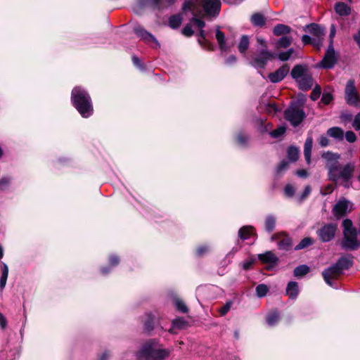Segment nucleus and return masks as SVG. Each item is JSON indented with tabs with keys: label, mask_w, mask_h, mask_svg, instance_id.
I'll use <instances>...</instances> for the list:
<instances>
[{
	"label": "nucleus",
	"mask_w": 360,
	"mask_h": 360,
	"mask_svg": "<svg viewBox=\"0 0 360 360\" xmlns=\"http://www.w3.org/2000/svg\"><path fill=\"white\" fill-rule=\"evenodd\" d=\"M248 136L245 134L242 133L238 134V141L240 145L245 146L248 142Z\"/></svg>",
	"instance_id": "4d7b16f0"
},
{
	"label": "nucleus",
	"mask_w": 360,
	"mask_h": 360,
	"mask_svg": "<svg viewBox=\"0 0 360 360\" xmlns=\"http://www.w3.org/2000/svg\"><path fill=\"white\" fill-rule=\"evenodd\" d=\"M327 134L328 136L338 140H341L343 139V131L340 127H331L328 129Z\"/></svg>",
	"instance_id": "c85d7f7f"
},
{
	"label": "nucleus",
	"mask_w": 360,
	"mask_h": 360,
	"mask_svg": "<svg viewBox=\"0 0 360 360\" xmlns=\"http://www.w3.org/2000/svg\"><path fill=\"white\" fill-rule=\"evenodd\" d=\"M345 100L349 105H360V97L355 88L354 82L349 80L345 87Z\"/></svg>",
	"instance_id": "1a4fd4ad"
},
{
	"label": "nucleus",
	"mask_w": 360,
	"mask_h": 360,
	"mask_svg": "<svg viewBox=\"0 0 360 360\" xmlns=\"http://www.w3.org/2000/svg\"><path fill=\"white\" fill-rule=\"evenodd\" d=\"M343 239L341 242V246L343 249L354 250L360 246V242L357 239V231L353 226L352 221L346 219L342 221Z\"/></svg>",
	"instance_id": "39448f33"
},
{
	"label": "nucleus",
	"mask_w": 360,
	"mask_h": 360,
	"mask_svg": "<svg viewBox=\"0 0 360 360\" xmlns=\"http://www.w3.org/2000/svg\"><path fill=\"white\" fill-rule=\"evenodd\" d=\"M294 50L292 49H290L287 51L280 53L278 56V58L281 61H286L290 58Z\"/></svg>",
	"instance_id": "c03bdc74"
},
{
	"label": "nucleus",
	"mask_w": 360,
	"mask_h": 360,
	"mask_svg": "<svg viewBox=\"0 0 360 360\" xmlns=\"http://www.w3.org/2000/svg\"><path fill=\"white\" fill-rule=\"evenodd\" d=\"M320 95H321V88L319 86H316L311 93V100L313 101H316L319 97H320Z\"/></svg>",
	"instance_id": "de8ad7c7"
},
{
	"label": "nucleus",
	"mask_w": 360,
	"mask_h": 360,
	"mask_svg": "<svg viewBox=\"0 0 360 360\" xmlns=\"http://www.w3.org/2000/svg\"><path fill=\"white\" fill-rule=\"evenodd\" d=\"M342 271L341 268L338 266V264L335 263L334 265L328 267L325 269L323 273V277L325 282L330 286L334 287V283L333 280L336 279L340 275L342 274Z\"/></svg>",
	"instance_id": "9b49d317"
},
{
	"label": "nucleus",
	"mask_w": 360,
	"mask_h": 360,
	"mask_svg": "<svg viewBox=\"0 0 360 360\" xmlns=\"http://www.w3.org/2000/svg\"><path fill=\"white\" fill-rule=\"evenodd\" d=\"M271 241H276L279 250H289L292 248V240L288 236L283 233L274 234L271 237Z\"/></svg>",
	"instance_id": "2eb2a0df"
},
{
	"label": "nucleus",
	"mask_w": 360,
	"mask_h": 360,
	"mask_svg": "<svg viewBox=\"0 0 360 360\" xmlns=\"http://www.w3.org/2000/svg\"><path fill=\"white\" fill-rule=\"evenodd\" d=\"M215 37L218 43L219 48L221 52L228 51L233 44H229L226 39L225 34L222 32L219 27L216 29Z\"/></svg>",
	"instance_id": "a211bd4d"
},
{
	"label": "nucleus",
	"mask_w": 360,
	"mask_h": 360,
	"mask_svg": "<svg viewBox=\"0 0 360 360\" xmlns=\"http://www.w3.org/2000/svg\"><path fill=\"white\" fill-rule=\"evenodd\" d=\"M313 243V240L311 238L307 237L303 238L297 245L295 248V250L304 249Z\"/></svg>",
	"instance_id": "4c0bfd02"
},
{
	"label": "nucleus",
	"mask_w": 360,
	"mask_h": 360,
	"mask_svg": "<svg viewBox=\"0 0 360 360\" xmlns=\"http://www.w3.org/2000/svg\"><path fill=\"white\" fill-rule=\"evenodd\" d=\"M352 127L356 131L360 129V112H359L354 117V119L353 122H352Z\"/></svg>",
	"instance_id": "864d4df0"
},
{
	"label": "nucleus",
	"mask_w": 360,
	"mask_h": 360,
	"mask_svg": "<svg viewBox=\"0 0 360 360\" xmlns=\"http://www.w3.org/2000/svg\"><path fill=\"white\" fill-rule=\"evenodd\" d=\"M319 144L322 147H326L329 144V139L326 136H321L319 139Z\"/></svg>",
	"instance_id": "680f3d73"
},
{
	"label": "nucleus",
	"mask_w": 360,
	"mask_h": 360,
	"mask_svg": "<svg viewBox=\"0 0 360 360\" xmlns=\"http://www.w3.org/2000/svg\"><path fill=\"white\" fill-rule=\"evenodd\" d=\"M276 222V218L274 216L268 215L265 218V221H264L265 230L269 233L272 232L275 229Z\"/></svg>",
	"instance_id": "393cba45"
},
{
	"label": "nucleus",
	"mask_w": 360,
	"mask_h": 360,
	"mask_svg": "<svg viewBox=\"0 0 360 360\" xmlns=\"http://www.w3.org/2000/svg\"><path fill=\"white\" fill-rule=\"evenodd\" d=\"M233 304V302L229 300L226 302V304L219 309V312L220 313L221 316H225L229 311L230 310L231 306Z\"/></svg>",
	"instance_id": "a18cd8bd"
},
{
	"label": "nucleus",
	"mask_w": 360,
	"mask_h": 360,
	"mask_svg": "<svg viewBox=\"0 0 360 360\" xmlns=\"http://www.w3.org/2000/svg\"><path fill=\"white\" fill-rule=\"evenodd\" d=\"M306 30L314 39L319 41V42H317V49H320L325 36L324 28L317 24L311 23L306 26Z\"/></svg>",
	"instance_id": "9d476101"
},
{
	"label": "nucleus",
	"mask_w": 360,
	"mask_h": 360,
	"mask_svg": "<svg viewBox=\"0 0 360 360\" xmlns=\"http://www.w3.org/2000/svg\"><path fill=\"white\" fill-rule=\"evenodd\" d=\"M334 8L335 12L340 16H347L351 12L350 7L342 2L335 4Z\"/></svg>",
	"instance_id": "4be33fe9"
},
{
	"label": "nucleus",
	"mask_w": 360,
	"mask_h": 360,
	"mask_svg": "<svg viewBox=\"0 0 360 360\" xmlns=\"http://www.w3.org/2000/svg\"><path fill=\"white\" fill-rule=\"evenodd\" d=\"M209 250H210V248L207 245L200 246L197 249V255L199 256H202L204 254H205L206 252H207Z\"/></svg>",
	"instance_id": "bf43d9fd"
},
{
	"label": "nucleus",
	"mask_w": 360,
	"mask_h": 360,
	"mask_svg": "<svg viewBox=\"0 0 360 360\" xmlns=\"http://www.w3.org/2000/svg\"><path fill=\"white\" fill-rule=\"evenodd\" d=\"M309 272V267L305 264L300 265L294 269V276L300 278L305 276Z\"/></svg>",
	"instance_id": "2f4dec72"
},
{
	"label": "nucleus",
	"mask_w": 360,
	"mask_h": 360,
	"mask_svg": "<svg viewBox=\"0 0 360 360\" xmlns=\"http://www.w3.org/2000/svg\"><path fill=\"white\" fill-rule=\"evenodd\" d=\"M279 320V314L276 311L269 313L266 316V321L269 326H274Z\"/></svg>",
	"instance_id": "7c9ffc66"
},
{
	"label": "nucleus",
	"mask_w": 360,
	"mask_h": 360,
	"mask_svg": "<svg viewBox=\"0 0 360 360\" xmlns=\"http://www.w3.org/2000/svg\"><path fill=\"white\" fill-rule=\"evenodd\" d=\"M336 230V224H328L319 229L317 233L322 242H328L334 238Z\"/></svg>",
	"instance_id": "ddd939ff"
},
{
	"label": "nucleus",
	"mask_w": 360,
	"mask_h": 360,
	"mask_svg": "<svg viewBox=\"0 0 360 360\" xmlns=\"http://www.w3.org/2000/svg\"><path fill=\"white\" fill-rule=\"evenodd\" d=\"M335 33H336L335 27L334 25H332L330 27V44H333V39L335 37Z\"/></svg>",
	"instance_id": "69168bd1"
},
{
	"label": "nucleus",
	"mask_w": 360,
	"mask_h": 360,
	"mask_svg": "<svg viewBox=\"0 0 360 360\" xmlns=\"http://www.w3.org/2000/svg\"><path fill=\"white\" fill-rule=\"evenodd\" d=\"M200 30V32H199V37H198V42L199 44H200L202 46H203V43H207V40L205 39V31L202 30L203 27H199Z\"/></svg>",
	"instance_id": "6e6d98bb"
},
{
	"label": "nucleus",
	"mask_w": 360,
	"mask_h": 360,
	"mask_svg": "<svg viewBox=\"0 0 360 360\" xmlns=\"http://www.w3.org/2000/svg\"><path fill=\"white\" fill-rule=\"evenodd\" d=\"M332 99H333V96H332V94L330 93H329V92H324L323 94V96H322V98H321V101L324 104H328L332 101Z\"/></svg>",
	"instance_id": "3c124183"
},
{
	"label": "nucleus",
	"mask_w": 360,
	"mask_h": 360,
	"mask_svg": "<svg viewBox=\"0 0 360 360\" xmlns=\"http://www.w3.org/2000/svg\"><path fill=\"white\" fill-rule=\"evenodd\" d=\"M336 264H338V266L341 268V270L343 271L345 269H348L350 266H352L353 262L352 259L349 257H342L338 259Z\"/></svg>",
	"instance_id": "a878e982"
},
{
	"label": "nucleus",
	"mask_w": 360,
	"mask_h": 360,
	"mask_svg": "<svg viewBox=\"0 0 360 360\" xmlns=\"http://www.w3.org/2000/svg\"><path fill=\"white\" fill-rule=\"evenodd\" d=\"M176 0H150V4L152 6L160 8L162 7L163 1H165L167 4H172Z\"/></svg>",
	"instance_id": "49530a36"
},
{
	"label": "nucleus",
	"mask_w": 360,
	"mask_h": 360,
	"mask_svg": "<svg viewBox=\"0 0 360 360\" xmlns=\"http://www.w3.org/2000/svg\"><path fill=\"white\" fill-rule=\"evenodd\" d=\"M11 183V179L8 176H3L0 178V191L7 189Z\"/></svg>",
	"instance_id": "37998d69"
},
{
	"label": "nucleus",
	"mask_w": 360,
	"mask_h": 360,
	"mask_svg": "<svg viewBox=\"0 0 360 360\" xmlns=\"http://www.w3.org/2000/svg\"><path fill=\"white\" fill-rule=\"evenodd\" d=\"M290 75L300 89L307 91L313 86L314 79L307 65L301 64L295 65Z\"/></svg>",
	"instance_id": "20e7f679"
},
{
	"label": "nucleus",
	"mask_w": 360,
	"mask_h": 360,
	"mask_svg": "<svg viewBox=\"0 0 360 360\" xmlns=\"http://www.w3.org/2000/svg\"><path fill=\"white\" fill-rule=\"evenodd\" d=\"M295 191L294 187L290 184L286 185L284 189L285 194L288 197H292L295 194Z\"/></svg>",
	"instance_id": "8fccbe9b"
},
{
	"label": "nucleus",
	"mask_w": 360,
	"mask_h": 360,
	"mask_svg": "<svg viewBox=\"0 0 360 360\" xmlns=\"http://www.w3.org/2000/svg\"><path fill=\"white\" fill-rule=\"evenodd\" d=\"M311 187L309 186H306L305 188H304V190L303 191V193L301 196V200H303L306 197H307L309 193H311Z\"/></svg>",
	"instance_id": "0e129e2a"
},
{
	"label": "nucleus",
	"mask_w": 360,
	"mask_h": 360,
	"mask_svg": "<svg viewBox=\"0 0 360 360\" xmlns=\"http://www.w3.org/2000/svg\"><path fill=\"white\" fill-rule=\"evenodd\" d=\"M174 304L177 310H179L181 313L188 312V309L186 307V304L179 299H176L174 300Z\"/></svg>",
	"instance_id": "58836bf2"
},
{
	"label": "nucleus",
	"mask_w": 360,
	"mask_h": 360,
	"mask_svg": "<svg viewBox=\"0 0 360 360\" xmlns=\"http://www.w3.org/2000/svg\"><path fill=\"white\" fill-rule=\"evenodd\" d=\"M7 325V321L6 317L0 313V326L2 328H5Z\"/></svg>",
	"instance_id": "338daca9"
},
{
	"label": "nucleus",
	"mask_w": 360,
	"mask_h": 360,
	"mask_svg": "<svg viewBox=\"0 0 360 360\" xmlns=\"http://www.w3.org/2000/svg\"><path fill=\"white\" fill-rule=\"evenodd\" d=\"M159 342L152 339L145 342L136 353L138 359L146 360H165L170 355L172 349L159 348Z\"/></svg>",
	"instance_id": "f03ea898"
},
{
	"label": "nucleus",
	"mask_w": 360,
	"mask_h": 360,
	"mask_svg": "<svg viewBox=\"0 0 360 360\" xmlns=\"http://www.w3.org/2000/svg\"><path fill=\"white\" fill-rule=\"evenodd\" d=\"M313 145V139L311 136H308L306 139L304 146V155L307 164L311 162V154Z\"/></svg>",
	"instance_id": "412c9836"
},
{
	"label": "nucleus",
	"mask_w": 360,
	"mask_h": 360,
	"mask_svg": "<svg viewBox=\"0 0 360 360\" xmlns=\"http://www.w3.org/2000/svg\"><path fill=\"white\" fill-rule=\"evenodd\" d=\"M290 71V66L285 64L280 67L276 71L271 72L268 75V78L272 83H278L281 82L288 74Z\"/></svg>",
	"instance_id": "f3484780"
},
{
	"label": "nucleus",
	"mask_w": 360,
	"mask_h": 360,
	"mask_svg": "<svg viewBox=\"0 0 360 360\" xmlns=\"http://www.w3.org/2000/svg\"><path fill=\"white\" fill-rule=\"evenodd\" d=\"M71 100L73 105L83 117H89L94 109L90 96L84 89L76 86L72 91Z\"/></svg>",
	"instance_id": "7ed1b4c3"
},
{
	"label": "nucleus",
	"mask_w": 360,
	"mask_h": 360,
	"mask_svg": "<svg viewBox=\"0 0 360 360\" xmlns=\"http://www.w3.org/2000/svg\"><path fill=\"white\" fill-rule=\"evenodd\" d=\"M288 162L285 160H283L277 167V173H281L283 170H285L288 167Z\"/></svg>",
	"instance_id": "052dcab7"
},
{
	"label": "nucleus",
	"mask_w": 360,
	"mask_h": 360,
	"mask_svg": "<svg viewBox=\"0 0 360 360\" xmlns=\"http://www.w3.org/2000/svg\"><path fill=\"white\" fill-rule=\"evenodd\" d=\"M345 139L348 142L354 143L356 139V136L353 131H348L345 134Z\"/></svg>",
	"instance_id": "603ef678"
},
{
	"label": "nucleus",
	"mask_w": 360,
	"mask_h": 360,
	"mask_svg": "<svg viewBox=\"0 0 360 360\" xmlns=\"http://www.w3.org/2000/svg\"><path fill=\"white\" fill-rule=\"evenodd\" d=\"M254 228L251 226H245L240 229L238 236L241 240L248 239L253 234Z\"/></svg>",
	"instance_id": "b1692460"
},
{
	"label": "nucleus",
	"mask_w": 360,
	"mask_h": 360,
	"mask_svg": "<svg viewBox=\"0 0 360 360\" xmlns=\"http://www.w3.org/2000/svg\"><path fill=\"white\" fill-rule=\"evenodd\" d=\"M221 8L220 0H188L183 6V11L186 15L191 13V21L198 27H204L205 23L197 17L202 14V8L210 16L219 14Z\"/></svg>",
	"instance_id": "f257e3e1"
},
{
	"label": "nucleus",
	"mask_w": 360,
	"mask_h": 360,
	"mask_svg": "<svg viewBox=\"0 0 360 360\" xmlns=\"http://www.w3.org/2000/svg\"><path fill=\"white\" fill-rule=\"evenodd\" d=\"M286 128L284 126H280L276 129L270 132L271 137L277 139L281 136L285 132Z\"/></svg>",
	"instance_id": "a19ab883"
},
{
	"label": "nucleus",
	"mask_w": 360,
	"mask_h": 360,
	"mask_svg": "<svg viewBox=\"0 0 360 360\" xmlns=\"http://www.w3.org/2000/svg\"><path fill=\"white\" fill-rule=\"evenodd\" d=\"M299 293L298 285L295 281H290L288 283L286 288V294L291 299H295Z\"/></svg>",
	"instance_id": "5701e85b"
},
{
	"label": "nucleus",
	"mask_w": 360,
	"mask_h": 360,
	"mask_svg": "<svg viewBox=\"0 0 360 360\" xmlns=\"http://www.w3.org/2000/svg\"><path fill=\"white\" fill-rule=\"evenodd\" d=\"M288 157L291 161H292V162L296 161L299 157L298 148L296 147H294V146H290L288 149Z\"/></svg>",
	"instance_id": "c9c22d12"
},
{
	"label": "nucleus",
	"mask_w": 360,
	"mask_h": 360,
	"mask_svg": "<svg viewBox=\"0 0 360 360\" xmlns=\"http://www.w3.org/2000/svg\"><path fill=\"white\" fill-rule=\"evenodd\" d=\"M134 31L135 34L146 43L149 44L151 46H153L152 44L153 43L155 44V46H153L154 48L160 47V44L158 43V41L155 39V37L152 34L147 32L141 25H136L134 27Z\"/></svg>",
	"instance_id": "f8f14e48"
},
{
	"label": "nucleus",
	"mask_w": 360,
	"mask_h": 360,
	"mask_svg": "<svg viewBox=\"0 0 360 360\" xmlns=\"http://www.w3.org/2000/svg\"><path fill=\"white\" fill-rule=\"evenodd\" d=\"M337 157L336 158H338ZM327 168L328 169V178L330 181L337 182L340 179V174L342 173V169H343V167H342L337 159L334 161L329 162L327 164Z\"/></svg>",
	"instance_id": "dca6fc26"
},
{
	"label": "nucleus",
	"mask_w": 360,
	"mask_h": 360,
	"mask_svg": "<svg viewBox=\"0 0 360 360\" xmlns=\"http://www.w3.org/2000/svg\"><path fill=\"white\" fill-rule=\"evenodd\" d=\"M182 22V18L180 15H174L169 18V25L172 29L178 28Z\"/></svg>",
	"instance_id": "f704fd0d"
},
{
	"label": "nucleus",
	"mask_w": 360,
	"mask_h": 360,
	"mask_svg": "<svg viewBox=\"0 0 360 360\" xmlns=\"http://www.w3.org/2000/svg\"><path fill=\"white\" fill-rule=\"evenodd\" d=\"M251 22L255 26L262 27L265 24V19L263 15L255 13L251 16Z\"/></svg>",
	"instance_id": "72a5a7b5"
},
{
	"label": "nucleus",
	"mask_w": 360,
	"mask_h": 360,
	"mask_svg": "<svg viewBox=\"0 0 360 360\" xmlns=\"http://www.w3.org/2000/svg\"><path fill=\"white\" fill-rule=\"evenodd\" d=\"M249 37L247 35H243L238 45L239 52L242 54H245L249 47Z\"/></svg>",
	"instance_id": "bb28decb"
},
{
	"label": "nucleus",
	"mask_w": 360,
	"mask_h": 360,
	"mask_svg": "<svg viewBox=\"0 0 360 360\" xmlns=\"http://www.w3.org/2000/svg\"><path fill=\"white\" fill-rule=\"evenodd\" d=\"M354 171V165L351 163L347 164L343 167V169H342L340 179H342L345 183H348L352 176Z\"/></svg>",
	"instance_id": "6ab92c4d"
},
{
	"label": "nucleus",
	"mask_w": 360,
	"mask_h": 360,
	"mask_svg": "<svg viewBox=\"0 0 360 360\" xmlns=\"http://www.w3.org/2000/svg\"><path fill=\"white\" fill-rule=\"evenodd\" d=\"M110 356V353L108 351H105L100 356L99 360H108Z\"/></svg>",
	"instance_id": "774afa93"
},
{
	"label": "nucleus",
	"mask_w": 360,
	"mask_h": 360,
	"mask_svg": "<svg viewBox=\"0 0 360 360\" xmlns=\"http://www.w3.org/2000/svg\"><path fill=\"white\" fill-rule=\"evenodd\" d=\"M257 41L260 50L258 53L252 55L250 64L255 68H264L274 56L267 50L266 44L264 39L258 37H257Z\"/></svg>",
	"instance_id": "423d86ee"
},
{
	"label": "nucleus",
	"mask_w": 360,
	"mask_h": 360,
	"mask_svg": "<svg viewBox=\"0 0 360 360\" xmlns=\"http://www.w3.org/2000/svg\"><path fill=\"white\" fill-rule=\"evenodd\" d=\"M182 34L186 37H191L193 34V31L192 30L191 25L190 24H187L181 31Z\"/></svg>",
	"instance_id": "09e8293b"
},
{
	"label": "nucleus",
	"mask_w": 360,
	"mask_h": 360,
	"mask_svg": "<svg viewBox=\"0 0 360 360\" xmlns=\"http://www.w3.org/2000/svg\"><path fill=\"white\" fill-rule=\"evenodd\" d=\"M304 117L305 113L303 110L295 105H290L285 111V118L294 127L299 125Z\"/></svg>",
	"instance_id": "0eeeda50"
},
{
	"label": "nucleus",
	"mask_w": 360,
	"mask_h": 360,
	"mask_svg": "<svg viewBox=\"0 0 360 360\" xmlns=\"http://www.w3.org/2000/svg\"><path fill=\"white\" fill-rule=\"evenodd\" d=\"M255 259H248L243 262L242 266L244 269L247 270L250 268L253 264Z\"/></svg>",
	"instance_id": "e2e57ef3"
},
{
	"label": "nucleus",
	"mask_w": 360,
	"mask_h": 360,
	"mask_svg": "<svg viewBox=\"0 0 360 360\" xmlns=\"http://www.w3.org/2000/svg\"><path fill=\"white\" fill-rule=\"evenodd\" d=\"M119 262L120 259L118 257H117L116 255H112L110 257L109 263L110 267L117 266L119 264Z\"/></svg>",
	"instance_id": "13d9d810"
},
{
	"label": "nucleus",
	"mask_w": 360,
	"mask_h": 360,
	"mask_svg": "<svg viewBox=\"0 0 360 360\" xmlns=\"http://www.w3.org/2000/svg\"><path fill=\"white\" fill-rule=\"evenodd\" d=\"M292 39L289 37H282L277 42V45L280 47L286 48L291 44Z\"/></svg>",
	"instance_id": "ea45409f"
},
{
	"label": "nucleus",
	"mask_w": 360,
	"mask_h": 360,
	"mask_svg": "<svg viewBox=\"0 0 360 360\" xmlns=\"http://www.w3.org/2000/svg\"><path fill=\"white\" fill-rule=\"evenodd\" d=\"M173 328L179 330L185 329L188 326V323L184 318H176L172 321Z\"/></svg>",
	"instance_id": "473e14b6"
},
{
	"label": "nucleus",
	"mask_w": 360,
	"mask_h": 360,
	"mask_svg": "<svg viewBox=\"0 0 360 360\" xmlns=\"http://www.w3.org/2000/svg\"><path fill=\"white\" fill-rule=\"evenodd\" d=\"M353 203L345 198H340L333 208L334 216L339 219L353 210Z\"/></svg>",
	"instance_id": "6e6552de"
},
{
	"label": "nucleus",
	"mask_w": 360,
	"mask_h": 360,
	"mask_svg": "<svg viewBox=\"0 0 360 360\" xmlns=\"http://www.w3.org/2000/svg\"><path fill=\"white\" fill-rule=\"evenodd\" d=\"M316 39H314V38L311 37V36H309L307 34L303 35L302 37V41L304 44H311L317 48V42H319V41H316Z\"/></svg>",
	"instance_id": "79ce46f5"
},
{
	"label": "nucleus",
	"mask_w": 360,
	"mask_h": 360,
	"mask_svg": "<svg viewBox=\"0 0 360 360\" xmlns=\"http://www.w3.org/2000/svg\"><path fill=\"white\" fill-rule=\"evenodd\" d=\"M291 31V28L283 24H278L274 28V34L276 36L288 34Z\"/></svg>",
	"instance_id": "cd10ccee"
},
{
	"label": "nucleus",
	"mask_w": 360,
	"mask_h": 360,
	"mask_svg": "<svg viewBox=\"0 0 360 360\" xmlns=\"http://www.w3.org/2000/svg\"><path fill=\"white\" fill-rule=\"evenodd\" d=\"M258 259L266 264H275L278 262V257L271 251L258 255Z\"/></svg>",
	"instance_id": "aec40b11"
},
{
	"label": "nucleus",
	"mask_w": 360,
	"mask_h": 360,
	"mask_svg": "<svg viewBox=\"0 0 360 360\" xmlns=\"http://www.w3.org/2000/svg\"><path fill=\"white\" fill-rule=\"evenodd\" d=\"M8 276V267L6 264L4 263L2 269H1V276L0 278V288H1V291L4 289L6 285Z\"/></svg>",
	"instance_id": "c756f323"
},
{
	"label": "nucleus",
	"mask_w": 360,
	"mask_h": 360,
	"mask_svg": "<svg viewBox=\"0 0 360 360\" xmlns=\"http://www.w3.org/2000/svg\"><path fill=\"white\" fill-rule=\"evenodd\" d=\"M256 295L258 297H263L266 295L269 288L265 284H259L256 287Z\"/></svg>",
	"instance_id": "e433bc0d"
},
{
	"label": "nucleus",
	"mask_w": 360,
	"mask_h": 360,
	"mask_svg": "<svg viewBox=\"0 0 360 360\" xmlns=\"http://www.w3.org/2000/svg\"><path fill=\"white\" fill-rule=\"evenodd\" d=\"M337 62V58L335 56V50L333 44H329L326 54L322 59L319 67L330 69L332 68Z\"/></svg>",
	"instance_id": "4468645a"
},
{
	"label": "nucleus",
	"mask_w": 360,
	"mask_h": 360,
	"mask_svg": "<svg viewBox=\"0 0 360 360\" xmlns=\"http://www.w3.org/2000/svg\"><path fill=\"white\" fill-rule=\"evenodd\" d=\"M153 329V319L149 316L148 319L145 323V330L148 332Z\"/></svg>",
	"instance_id": "5fc2aeb1"
}]
</instances>
